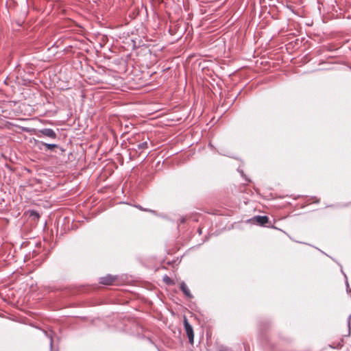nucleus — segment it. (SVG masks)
I'll use <instances>...</instances> for the list:
<instances>
[{
	"mask_svg": "<svg viewBox=\"0 0 351 351\" xmlns=\"http://www.w3.org/2000/svg\"><path fill=\"white\" fill-rule=\"evenodd\" d=\"M180 289L182 290V291L184 293V294L186 297H188L189 298H192V295L191 294L189 289L188 288L187 285L184 282H182L180 284Z\"/></svg>",
	"mask_w": 351,
	"mask_h": 351,
	"instance_id": "5",
	"label": "nucleus"
},
{
	"mask_svg": "<svg viewBox=\"0 0 351 351\" xmlns=\"http://www.w3.org/2000/svg\"><path fill=\"white\" fill-rule=\"evenodd\" d=\"M139 209L141 210H146V211H149L147 209H143V208H141L140 206H137ZM150 212H152V210H149Z\"/></svg>",
	"mask_w": 351,
	"mask_h": 351,
	"instance_id": "10",
	"label": "nucleus"
},
{
	"mask_svg": "<svg viewBox=\"0 0 351 351\" xmlns=\"http://www.w3.org/2000/svg\"><path fill=\"white\" fill-rule=\"evenodd\" d=\"M38 143L46 147L47 148V149H49V150H52L53 148H56L58 147V145L56 144L45 143L42 141L39 142Z\"/></svg>",
	"mask_w": 351,
	"mask_h": 351,
	"instance_id": "6",
	"label": "nucleus"
},
{
	"mask_svg": "<svg viewBox=\"0 0 351 351\" xmlns=\"http://www.w3.org/2000/svg\"><path fill=\"white\" fill-rule=\"evenodd\" d=\"M114 278L111 276H107L103 278H101L100 279V283L106 285H111L114 281Z\"/></svg>",
	"mask_w": 351,
	"mask_h": 351,
	"instance_id": "4",
	"label": "nucleus"
},
{
	"mask_svg": "<svg viewBox=\"0 0 351 351\" xmlns=\"http://www.w3.org/2000/svg\"><path fill=\"white\" fill-rule=\"evenodd\" d=\"M253 220L260 225H265L268 222V217L267 216H256Z\"/></svg>",
	"mask_w": 351,
	"mask_h": 351,
	"instance_id": "3",
	"label": "nucleus"
},
{
	"mask_svg": "<svg viewBox=\"0 0 351 351\" xmlns=\"http://www.w3.org/2000/svg\"><path fill=\"white\" fill-rule=\"evenodd\" d=\"M164 280H165V282H167V283H169V282H170V279H169V277H167V276H165V277H164Z\"/></svg>",
	"mask_w": 351,
	"mask_h": 351,
	"instance_id": "8",
	"label": "nucleus"
},
{
	"mask_svg": "<svg viewBox=\"0 0 351 351\" xmlns=\"http://www.w3.org/2000/svg\"><path fill=\"white\" fill-rule=\"evenodd\" d=\"M39 133L40 134L38 135L39 137H40L41 135H43V136L49 137L51 138H56V132L51 128L42 129V130H39Z\"/></svg>",
	"mask_w": 351,
	"mask_h": 351,
	"instance_id": "2",
	"label": "nucleus"
},
{
	"mask_svg": "<svg viewBox=\"0 0 351 351\" xmlns=\"http://www.w3.org/2000/svg\"><path fill=\"white\" fill-rule=\"evenodd\" d=\"M53 348V339H52V337H50V348L51 350Z\"/></svg>",
	"mask_w": 351,
	"mask_h": 351,
	"instance_id": "9",
	"label": "nucleus"
},
{
	"mask_svg": "<svg viewBox=\"0 0 351 351\" xmlns=\"http://www.w3.org/2000/svg\"><path fill=\"white\" fill-rule=\"evenodd\" d=\"M137 148L138 149H145L147 148V143L146 141L141 143L137 145Z\"/></svg>",
	"mask_w": 351,
	"mask_h": 351,
	"instance_id": "7",
	"label": "nucleus"
},
{
	"mask_svg": "<svg viewBox=\"0 0 351 351\" xmlns=\"http://www.w3.org/2000/svg\"><path fill=\"white\" fill-rule=\"evenodd\" d=\"M219 351H229L227 348L220 349Z\"/></svg>",
	"mask_w": 351,
	"mask_h": 351,
	"instance_id": "11",
	"label": "nucleus"
},
{
	"mask_svg": "<svg viewBox=\"0 0 351 351\" xmlns=\"http://www.w3.org/2000/svg\"><path fill=\"white\" fill-rule=\"evenodd\" d=\"M184 326L185 328V331L186 333V335L189 338V341L191 344H193L194 342V333H193V329L192 326L189 324V321L186 318H184Z\"/></svg>",
	"mask_w": 351,
	"mask_h": 351,
	"instance_id": "1",
	"label": "nucleus"
}]
</instances>
